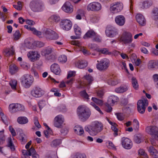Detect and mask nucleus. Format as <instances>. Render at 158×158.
<instances>
[{
	"mask_svg": "<svg viewBox=\"0 0 158 158\" xmlns=\"http://www.w3.org/2000/svg\"><path fill=\"white\" fill-rule=\"evenodd\" d=\"M78 116L79 119L82 122H85L89 118L91 114V111L86 107L81 105L77 109Z\"/></svg>",
	"mask_w": 158,
	"mask_h": 158,
	"instance_id": "obj_1",
	"label": "nucleus"
},
{
	"mask_svg": "<svg viewBox=\"0 0 158 158\" xmlns=\"http://www.w3.org/2000/svg\"><path fill=\"white\" fill-rule=\"evenodd\" d=\"M54 49L51 47H47L44 48L41 51V54L45 56L46 60L51 62H53L56 58V54L53 53Z\"/></svg>",
	"mask_w": 158,
	"mask_h": 158,
	"instance_id": "obj_2",
	"label": "nucleus"
},
{
	"mask_svg": "<svg viewBox=\"0 0 158 158\" xmlns=\"http://www.w3.org/2000/svg\"><path fill=\"white\" fill-rule=\"evenodd\" d=\"M29 6L31 10L34 12L41 11L44 8V3L40 0H33L30 2Z\"/></svg>",
	"mask_w": 158,
	"mask_h": 158,
	"instance_id": "obj_3",
	"label": "nucleus"
},
{
	"mask_svg": "<svg viewBox=\"0 0 158 158\" xmlns=\"http://www.w3.org/2000/svg\"><path fill=\"white\" fill-rule=\"evenodd\" d=\"M20 81L23 86L26 88H28L32 85L34 78L30 74H26L21 77Z\"/></svg>",
	"mask_w": 158,
	"mask_h": 158,
	"instance_id": "obj_4",
	"label": "nucleus"
},
{
	"mask_svg": "<svg viewBox=\"0 0 158 158\" xmlns=\"http://www.w3.org/2000/svg\"><path fill=\"white\" fill-rule=\"evenodd\" d=\"M91 125L92 135H96L103 130V124L100 122L98 121H94L92 123Z\"/></svg>",
	"mask_w": 158,
	"mask_h": 158,
	"instance_id": "obj_5",
	"label": "nucleus"
},
{
	"mask_svg": "<svg viewBox=\"0 0 158 158\" xmlns=\"http://www.w3.org/2000/svg\"><path fill=\"white\" fill-rule=\"evenodd\" d=\"M98 63L96 65L97 69L100 71L106 70L108 68L110 64V61L107 59L104 58L100 61H98Z\"/></svg>",
	"mask_w": 158,
	"mask_h": 158,
	"instance_id": "obj_6",
	"label": "nucleus"
},
{
	"mask_svg": "<svg viewBox=\"0 0 158 158\" xmlns=\"http://www.w3.org/2000/svg\"><path fill=\"white\" fill-rule=\"evenodd\" d=\"M145 131L156 140H158V128L157 127L154 126H148L146 127Z\"/></svg>",
	"mask_w": 158,
	"mask_h": 158,
	"instance_id": "obj_7",
	"label": "nucleus"
},
{
	"mask_svg": "<svg viewBox=\"0 0 158 158\" xmlns=\"http://www.w3.org/2000/svg\"><path fill=\"white\" fill-rule=\"evenodd\" d=\"M148 105V101L146 98L139 100L137 102V109L139 113L143 114L145 110L146 106Z\"/></svg>",
	"mask_w": 158,
	"mask_h": 158,
	"instance_id": "obj_8",
	"label": "nucleus"
},
{
	"mask_svg": "<svg viewBox=\"0 0 158 158\" xmlns=\"http://www.w3.org/2000/svg\"><path fill=\"white\" fill-rule=\"evenodd\" d=\"M85 39H92L93 40H101V37L93 30H88L83 36Z\"/></svg>",
	"mask_w": 158,
	"mask_h": 158,
	"instance_id": "obj_9",
	"label": "nucleus"
},
{
	"mask_svg": "<svg viewBox=\"0 0 158 158\" xmlns=\"http://www.w3.org/2000/svg\"><path fill=\"white\" fill-rule=\"evenodd\" d=\"M44 36L49 40H57L59 38V36L55 31L49 29L44 30L43 32Z\"/></svg>",
	"mask_w": 158,
	"mask_h": 158,
	"instance_id": "obj_10",
	"label": "nucleus"
},
{
	"mask_svg": "<svg viewBox=\"0 0 158 158\" xmlns=\"http://www.w3.org/2000/svg\"><path fill=\"white\" fill-rule=\"evenodd\" d=\"M123 4L120 2H115L111 4L110 10L112 13L114 14L117 13L123 9Z\"/></svg>",
	"mask_w": 158,
	"mask_h": 158,
	"instance_id": "obj_11",
	"label": "nucleus"
},
{
	"mask_svg": "<svg viewBox=\"0 0 158 158\" xmlns=\"http://www.w3.org/2000/svg\"><path fill=\"white\" fill-rule=\"evenodd\" d=\"M60 26L62 29L65 31H69L71 28L72 23L70 20L64 19L61 20Z\"/></svg>",
	"mask_w": 158,
	"mask_h": 158,
	"instance_id": "obj_12",
	"label": "nucleus"
},
{
	"mask_svg": "<svg viewBox=\"0 0 158 158\" xmlns=\"http://www.w3.org/2000/svg\"><path fill=\"white\" fill-rule=\"evenodd\" d=\"M45 93V91L39 87H35L31 90V94L32 96L35 98L41 97Z\"/></svg>",
	"mask_w": 158,
	"mask_h": 158,
	"instance_id": "obj_13",
	"label": "nucleus"
},
{
	"mask_svg": "<svg viewBox=\"0 0 158 158\" xmlns=\"http://www.w3.org/2000/svg\"><path fill=\"white\" fill-rule=\"evenodd\" d=\"M101 4L97 2H94L89 3L87 6V10L88 11H98L101 9Z\"/></svg>",
	"mask_w": 158,
	"mask_h": 158,
	"instance_id": "obj_14",
	"label": "nucleus"
},
{
	"mask_svg": "<svg viewBox=\"0 0 158 158\" xmlns=\"http://www.w3.org/2000/svg\"><path fill=\"white\" fill-rule=\"evenodd\" d=\"M27 56L31 61H34L38 60L40 57V55L38 52L32 51L29 52L27 54Z\"/></svg>",
	"mask_w": 158,
	"mask_h": 158,
	"instance_id": "obj_15",
	"label": "nucleus"
},
{
	"mask_svg": "<svg viewBox=\"0 0 158 158\" xmlns=\"http://www.w3.org/2000/svg\"><path fill=\"white\" fill-rule=\"evenodd\" d=\"M64 120V117L62 115H59L57 116L54 119V126L58 128H60L62 126Z\"/></svg>",
	"mask_w": 158,
	"mask_h": 158,
	"instance_id": "obj_16",
	"label": "nucleus"
},
{
	"mask_svg": "<svg viewBox=\"0 0 158 158\" xmlns=\"http://www.w3.org/2000/svg\"><path fill=\"white\" fill-rule=\"evenodd\" d=\"M121 142L123 147L126 149H129L132 146V143L131 140L128 138H122Z\"/></svg>",
	"mask_w": 158,
	"mask_h": 158,
	"instance_id": "obj_17",
	"label": "nucleus"
},
{
	"mask_svg": "<svg viewBox=\"0 0 158 158\" xmlns=\"http://www.w3.org/2000/svg\"><path fill=\"white\" fill-rule=\"evenodd\" d=\"M116 29L113 27H107L105 31L106 35L109 37H113L117 34Z\"/></svg>",
	"mask_w": 158,
	"mask_h": 158,
	"instance_id": "obj_18",
	"label": "nucleus"
},
{
	"mask_svg": "<svg viewBox=\"0 0 158 158\" xmlns=\"http://www.w3.org/2000/svg\"><path fill=\"white\" fill-rule=\"evenodd\" d=\"M73 28L76 36H72L71 38L73 40L79 39L81 34V28L77 24H75L73 26Z\"/></svg>",
	"mask_w": 158,
	"mask_h": 158,
	"instance_id": "obj_19",
	"label": "nucleus"
},
{
	"mask_svg": "<svg viewBox=\"0 0 158 158\" xmlns=\"http://www.w3.org/2000/svg\"><path fill=\"white\" fill-rule=\"evenodd\" d=\"M62 9L65 12L69 13L73 11V6L69 2H66L62 6Z\"/></svg>",
	"mask_w": 158,
	"mask_h": 158,
	"instance_id": "obj_20",
	"label": "nucleus"
},
{
	"mask_svg": "<svg viewBox=\"0 0 158 158\" xmlns=\"http://www.w3.org/2000/svg\"><path fill=\"white\" fill-rule=\"evenodd\" d=\"M116 23L119 26H123L125 22V17L122 15H118L115 18V19Z\"/></svg>",
	"mask_w": 158,
	"mask_h": 158,
	"instance_id": "obj_21",
	"label": "nucleus"
},
{
	"mask_svg": "<svg viewBox=\"0 0 158 158\" xmlns=\"http://www.w3.org/2000/svg\"><path fill=\"white\" fill-rule=\"evenodd\" d=\"M136 19L137 22L141 26H143L146 23V20L144 16L141 14H138L136 16Z\"/></svg>",
	"mask_w": 158,
	"mask_h": 158,
	"instance_id": "obj_22",
	"label": "nucleus"
},
{
	"mask_svg": "<svg viewBox=\"0 0 158 158\" xmlns=\"http://www.w3.org/2000/svg\"><path fill=\"white\" fill-rule=\"evenodd\" d=\"M50 69L52 72L56 75H59L61 72L59 65L56 63H54L51 65Z\"/></svg>",
	"mask_w": 158,
	"mask_h": 158,
	"instance_id": "obj_23",
	"label": "nucleus"
},
{
	"mask_svg": "<svg viewBox=\"0 0 158 158\" xmlns=\"http://www.w3.org/2000/svg\"><path fill=\"white\" fill-rule=\"evenodd\" d=\"M84 78L85 80L83 84L86 85L88 88L89 85L92 83L93 81V78L91 76L88 75L85 76Z\"/></svg>",
	"mask_w": 158,
	"mask_h": 158,
	"instance_id": "obj_24",
	"label": "nucleus"
},
{
	"mask_svg": "<svg viewBox=\"0 0 158 158\" xmlns=\"http://www.w3.org/2000/svg\"><path fill=\"white\" fill-rule=\"evenodd\" d=\"M23 46L29 49L35 48L34 41L33 40H25Z\"/></svg>",
	"mask_w": 158,
	"mask_h": 158,
	"instance_id": "obj_25",
	"label": "nucleus"
},
{
	"mask_svg": "<svg viewBox=\"0 0 158 158\" xmlns=\"http://www.w3.org/2000/svg\"><path fill=\"white\" fill-rule=\"evenodd\" d=\"M148 68L149 69L158 68V60H150L148 64Z\"/></svg>",
	"mask_w": 158,
	"mask_h": 158,
	"instance_id": "obj_26",
	"label": "nucleus"
},
{
	"mask_svg": "<svg viewBox=\"0 0 158 158\" xmlns=\"http://www.w3.org/2000/svg\"><path fill=\"white\" fill-rule=\"evenodd\" d=\"M60 20V17L57 14L52 15L48 19V20L49 22L56 23L59 22Z\"/></svg>",
	"mask_w": 158,
	"mask_h": 158,
	"instance_id": "obj_27",
	"label": "nucleus"
},
{
	"mask_svg": "<svg viewBox=\"0 0 158 158\" xmlns=\"http://www.w3.org/2000/svg\"><path fill=\"white\" fill-rule=\"evenodd\" d=\"M74 130L75 133L80 136L82 135L84 133L83 127L79 125H77L74 127Z\"/></svg>",
	"mask_w": 158,
	"mask_h": 158,
	"instance_id": "obj_28",
	"label": "nucleus"
},
{
	"mask_svg": "<svg viewBox=\"0 0 158 158\" xmlns=\"http://www.w3.org/2000/svg\"><path fill=\"white\" fill-rule=\"evenodd\" d=\"M5 55L6 56H12L15 53V50L13 46H12L10 48H6L4 51Z\"/></svg>",
	"mask_w": 158,
	"mask_h": 158,
	"instance_id": "obj_29",
	"label": "nucleus"
},
{
	"mask_svg": "<svg viewBox=\"0 0 158 158\" xmlns=\"http://www.w3.org/2000/svg\"><path fill=\"white\" fill-rule=\"evenodd\" d=\"M132 35L129 32H124L121 36L120 40H132Z\"/></svg>",
	"mask_w": 158,
	"mask_h": 158,
	"instance_id": "obj_30",
	"label": "nucleus"
},
{
	"mask_svg": "<svg viewBox=\"0 0 158 158\" xmlns=\"http://www.w3.org/2000/svg\"><path fill=\"white\" fill-rule=\"evenodd\" d=\"M118 98L117 97L112 95L109 97L107 103L110 104V105H113L118 101Z\"/></svg>",
	"mask_w": 158,
	"mask_h": 158,
	"instance_id": "obj_31",
	"label": "nucleus"
},
{
	"mask_svg": "<svg viewBox=\"0 0 158 158\" xmlns=\"http://www.w3.org/2000/svg\"><path fill=\"white\" fill-rule=\"evenodd\" d=\"M17 121L19 124H24L28 122V120L26 117L20 116L18 118Z\"/></svg>",
	"mask_w": 158,
	"mask_h": 158,
	"instance_id": "obj_32",
	"label": "nucleus"
},
{
	"mask_svg": "<svg viewBox=\"0 0 158 158\" xmlns=\"http://www.w3.org/2000/svg\"><path fill=\"white\" fill-rule=\"evenodd\" d=\"M148 151L155 158H158V152L154 147L152 146H150Z\"/></svg>",
	"mask_w": 158,
	"mask_h": 158,
	"instance_id": "obj_33",
	"label": "nucleus"
},
{
	"mask_svg": "<svg viewBox=\"0 0 158 158\" xmlns=\"http://www.w3.org/2000/svg\"><path fill=\"white\" fill-rule=\"evenodd\" d=\"M87 65V62L85 60L79 61L77 63V66L78 68L83 69L86 67Z\"/></svg>",
	"mask_w": 158,
	"mask_h": 158,
	"instance_id": "obj_34",
	"label": "nucleus"
},
{
	"mask_svg": "<svg viewBox=\"0 0 158 158\" xmlns=\"http://www.w3.org/2000/svg\"><path fill=\"white\" fill-rule=\"evenodd\" d=\"M18 70L17 67L14 64L10 65L9 66L10 72L11 74L15 73Z\"/></svg>",
	"mask_w": 158,
	"mask_h": 158,
	"instance_id": "obj_35",
	"label": "nucleus"
},
{
	"mask_svg": "<svg viewBox=\"0 0 158 158\" xmlns=\"http://www.w3.org/2000/svg\"><path fill=\"white\" fill-rule=\"evenodd\" d=\"M61 143V140L59 139H57L53 140L51 142V145L52 147H56L59 146Z\"/></svg>",
	"mask_w": 158,
	"mask_h": 158,
	"instance_id": "obj_36",
	"label": "nucleus"
},
{
	"mask_svg": "<svg viewBox=\"0 0 158 158\" xmlns=\"http://www.w3.org/2000/svg\"><path fill=\"white\" fill-rule=\"evenodd\" d=\"M152 5V2L151 1H145L143 2L141 7L143 9H147L150 7Z\"/></svg>",
	"mask_w": 158,
	"mask_h": 158,
	"instance_id": "obj_37",
	"label": "nucleus"
},
{
	"mask_svg": "<svg viewBox=\"0 0 158 158\" xmlns=\"http://www.w3.org/2000/svg\"><path fill=\"white\" fill-rule=\"evenodd\" d=\"M35 48V47L41 48L44 46L45 43L44 42L39 40L34 41Z\"/></svg>",
	"mask_w": 158,
	"mask_h": 158,
	"instance_id": "obj_38",
	"label": "nucleus"
},
{
	"mask_svg": "<svg viewBox=\"0 0 158 158\" xmlns=\"http://www.w3.org/2000/svg\"><path fill=\"white\" fill-rule=\"evenodd\" d=\"M72 158H86V156L84 153L77 152L73 155Z\"/></svg>",
	"mask_w": 158,
	"mask_h": 158,
	"instance_id": "obj_39",
	"label": "nucleus"
},
{
	"mask_svg": "<svg viewBox=\"0 0 158 158\" xmlns=\"http://www.w3.org/2000/svg\"><path fill=\"white\" fill-rule=\"evenodd\" d=\"M0 115L2 121L5 124L7 125L8 123L7 117L2 112H0Z\"/></svg>",
	"mask_w": 158,
	"mask_h": 158,
	"instance_id": "obj_40",
	"label": "nucleus"
},
{
	"mask_svg": "<svg viewBox=\"0 0 158 158\" xmlns=\"http://www.w3.org/2000/svg\"><path fill=\"white\" fill-rule=\"evenodd\" d=\"M8 146L10 148L11 151H14L15 150V147L12 142V139L10 138H9L8 139Z\"/></svg>",
	"mask_w": 158,
	"mask_h": 158,
	"instance_id": "obj_41",
	"label": "nucleus"
},
{
	"mask_svg": "<svg viewBox=\"0 0 158 158\" xmlns=\"http://www.w3.org/2000/svg\"><path fill=\"white\" fill-rule=\"evenodd\" d=\"M153 16L155 20L158 19V8H154L152 11Z\"/></svg>",
	"mask_w": 158,
	"mask_h": 158,
	"instance_id": "obj_42",
	"label": "nucleus"
},
{
	"mask_svg": "<svg viewBox=\"0 0 158 158\" xmlns=\"http://www.w3.org/2000/svg\"><path fill=\"white\" fill-rule=\"evenodd\" d=\"M16 103H12L9 106V110L10 112L12 113L16 112Z\"/></svg>",
	"mask_w": 158,
	"mask_h": 158,
	"instance_id": "obj_43",
	"label": "nucleus"
},
{
	"mask_svg": "<svg viewBox=\"0 0 158 158\" xmlns=\"http://www.w3.org/2000/svg\"><path fill=\"white\" fill-rule=\"evenodd\" d=\"M131 82L132 86L134 89H137L138 87V84L136 78L133 77L131 79Z\"/></svg>",
	"mask_w": 158,
	"mask_h": 158,
	"instance_id": "obj_44",
	"label": "nucleus"
},
{
	"mask_svg": "<svg viewBox=\"0 0 158 158\" xmlns=\"http://www.w3.org/2000/svg\"><path fill=\"white\" fill-rule=\"evenodd\" d=\"M20 140L21 141L22 144L25 143L27 141V137L23 133L19 134Z\"/></svg>",
	"mask_w": 158,
	"mask_h": 158,
	"instance_id": "obj_45",
	"label": "nucleus"
},
{
	"mask_svg": "<svg viewBox=\"0 0 158 158\" xmlns=\"http://www.w3.org/2000/svg\"><path fill=\"white\" fill-rule=\"evenodd\" d=\"M17 81L15 80H12L10 82V84L12 89H15L17 85Z\"/></svg>",
	"mask_w": 158,
	"mask_h": 158,
	"instance_id": "obj_46",
	"label": "nucleus"
},
{
	"mask_svg": "<svg viewBox=\"0 0 158 158\" xmlns=\"http://www.w3.org/2000/svg\"><path fill=\"white\" fill-rule=\"evenodd\" d=\"M21 35V34L19 30L16 31L13 35L15 40H19L20 38Z\"/></svg>",
	"mask_w": 158,
	"mask_h": 158,
	"instance_id": "obj_47",
	"label": "nucleus"
},
{
	"mask_svg": "<svg viewBox=\"0 0 158 158\" xmlns=\"http://www.w3.org/2000/svg\"><path fill=\"white\" fill-rule=\"evenodd\" d=\"M58 61L62 63H64L67 60V57L64 55H62L59 57Z\"/></svg>",
	"mask_w": 158,
	"mask_h": 158,
	"instance_id": "obj_48",
	"label": "nucleus"
},
{
	"mask_svg": "<svg viewBox=\"0 0 158 158\" xmlns=\"http://www.w3.org/2000/svg\"><path fill=\"white\" fill-rule=\"evenodd\" d=\"M5 137L3 131H0V144H2L5 140Z\"/></svg>",
	"mask_w": 158,
	"mask_h": 158,
	"instance_id": "obj_49",
	"label": "nucleus"
},
{
	"mask_svg": "<svg viewBox=\"0 0 158 158\" xmlns=\"http://www.w3.org/2000/svg\"><path fill=\"white\" fill-rule=\"evenodd\" d=\"M133 122L134 129L135 130H138L139 127V124L138 121L136 119H135L133 121Z\"/></svg>",
	"mask_w": 158,
	"mask_h": 158,
	"instance_id": "obj_50",
	"label": "nucleus"
},
{
	"mask_svg": "<svg viewBox=\"0 0 158 158\" xmlns=\"http://www.w3.org/2000/svg\"><path fill=\"white\" fill-rule=\"evenodd\" d=\"M80 94L84 98L88 100L89 99V96L85 90H83L81 91L80 92Z\"/></svg>",
	"mask_w": 158,
	"mask_h": 158,
	"instance_id": "obj_51",
	"label": "nucleus"
},
{
	"mask_svg": "<svg viewBox=\"0 0 158 158\" xmlns=\"http://www.w3.org/2000/svg\"><path fill=\"white\" fill-rule=\"evenodd\" d=\"M117 125L115 124V125H113L111 127V129L112 131L114 132V135L115 136H117L118 135V129L116 127Z\"/></svg>",
	"mask_w": 158,
	"mask_h": 158,
	"instance_id": "obj_52",
	"label": "nucleus"
},
{
	"mask_svg": "<svg viewBox=\"0 0 158 158\" xmlns=\"http://www.w3.org/2000/svg\"><path fill=\"white\" fill-rule=\"evenodd\" d=\"M88 46L89 48L92 49L93 50L97 51L98 49L97 45L95 44H89L88 45Z\"/></svg>",
	"mask_w": 158,
	"mask_h": 158,
	"instance_id": "obj_53",
	"label": "nucleus"
},
{
	"mask_svg": "<svg viewBox=\"0 0 158 158\" xmlns=\"http://www.w3.org/2000/svg\"><path fill=\"white\" fill-rule=\"evenodd\" d=\"M17 109H16V112L19 111H23L24 110V107L23 106L20 104L16 103Z\"/></svg>",
	"mask_w": 158,
	"mask_h": 158,
	"instance_id": "obj_54",
	"label": "nucleus"
},
{
	"mask_svg": "<svg viewBox=\"0 0 158 158\" xmlns=\"http://www.w3.org/2000/svg\"><path fill=\"white\" fill-rule=\"evenodd\" d=\"M108 83L109 85H114L117 84L118 82L115 79L113 80L112 79H110L108 81Z\"/></svg>",
	"mask_w": 158,
	"mask_h": 158,
	"instance_id": "obj_55",
	"label": "nucleus"
},
{
	"mask_svg": "<svg viewBox=\"0 0 158 158\" xmlns=\"http://www.w3.org/2000/svg\"><path fill=\"white\" fill-rule=\"evenodd\" d=\"M115 114L118 120L122 121L124 119V115L123 114L121 113H116Z\"/></svg>",
	"mask_w": 158,
	"mask_h": 158,
	"instance_id": "obj_56",
	"label": "nucleus"
},
{
	"mask_svg": "<svg viewBox=\"0 0 158 158\" xmlns=\"http://www.w3.org/2000/svg\"><path fill=\"white\" fill-rule=\"evenodd\" d=\"M97 51L104 54H111V53L108 52L107 49L106 48L100 49L98 48Z\"/></svg>",
	"mask_w": 158,
	"mask_h": 158,
	"instance_id": "obj_57",
	"label": "nucleus"
},
{
	"mask_svg": "<svg viewBox=\"0 0 158 158\" xmlns=\"http://www.w3.org/2000/svg\"><path fill=\"white\" fill-rule=\"evenodd\" d=\"M70 43L73 45H74L78 47L81 46V44L77 40H72L70 42Z\"/></svg>",
	"mask_w": 158,
	"mask_h": 158,
	"instance_id": "obj_58",
	"label": "nucleus"
},
{
	"mask_svg": "<svg viewBox=\"0 0 158 158\" xmlns=\"http://www.w3.org/2000/svg\"><path fill=\"white\" fill-rule=\"evenodd\" d=\"M92 100L94 102L99 105H101L102 104V100L98 99L96 98H92Z\"/></svg>",
	"mask_w": 158,
	"mask_h": 158,
	"instance_id": "obj_59",
	"label": "nucleus"
},
{
	"mask_svg": "<svg viewBox=\"0 0 158 158\" xmlns=\"http://www.w3.org/2000/svg\"><path fill=\"white\" fill-rule=\"evenodd\" d=\"M28 151L29 156L35 155L36 153L34 148L32 147H31L30 149L28 150Z\"/></svg>",
	"mask_w": 158,
	"mask_h": 158,
	"instance_id": "obj_60",
	"label": "nucleus"
},
{
	"mask_svg": "<svg viewBox=\"0 0 158 158\" xmlns=\"http://www.w3.org/2000/svg\"><path fill=\"white\" fill-rule=\"evenodd\" d=\"M110 104L108 103H107L106 104V111L107 112L109 113L111 112L112 109V108L110 106Z\"/></svg>",
	"mask_w": 158,
	"mask_h": 158,
	"instance_id": "obj_61",
	"label": "nucleus"
},
{
	"mask_svg": "<svg viewBox=\"0 0 158 158\" xmlns=\"http://www.w3.org/2000/svg\"><path fill=\"white\" fill-rule=\"evenodd\" d=\"M124 112L127 114H130L131 112V109L129 107H126L123 109Z\"/></svg>",
	"mask_w": 158,
	"mask_h": 158,
	"instance_id": "obj_62",
	"label": "nucleus"
},
{
	"mask_svg": "<svg viewBox=\"0 0 158 158\" xmlns=\"http://www.w3.org/2000/svg\"><path fill=\"white\" fill-rule=\"evenodd\" d=\"M34 123L35 126L38 128H40L41 127V126L40 125V124L37 118L35 117L34 119Z\"/></svg>",
	"mask_w": 158,
	"mask_h": 158,
	"instance_id": "obj_63",
	"label": "nucleus"
},
{
	"mask_svg": "<svg viewBox=\"0 0 158 158\" xmlns=\"http://www.w3.org/2000/svg\"><path fill=\"white\" fill-rule=\"evenodd\" d=\"M9 130L13 136H14L16 135V132L12 127L11 126H10L9 127Z\"/></svg>",
	"mask_w": 158,
	"mask_h": 158,
	"instance_id": "obj_64",
	"label": "nucleus"
}]
</instances>
